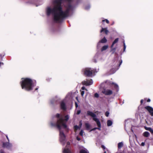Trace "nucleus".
I'll return each mask as SVG.
<instances>
[{
  "instance_id": "nucleus-1",
  "label": "nucleus",
  "mask_w": 153,
  "mask_h": 153,
  "mask_svg": "<svg viewBox=\"0 0 153 153\" xmlns=\"http://www.w3.org/2000/svg\"><path fill=\"white\" fill-rule=\"evenodd\" d=\"M57 117L56 122H54L53 120L50 122V124L51 127H56L59 130V140L61 143L63 145L66 142V136L63 130L66 132L68 131V128L66 125V123L69 118L68 115L64 116L62 114H57L56 115Z\"/></svg>"
},
{
  "instance_id": "nucleus-2",
  "label": "nucleus",
  "mask_w": 153,
  "mask_h": 153,
  "mask_svg": "<svg viewBox=\"0 0 153 153\" xmlns=\"http://www.w3.org/2000/svg\"><path fill=\"white\" fill-rule=\"evenodd\" d=\"M20 83L22 88L27 91L32 90L36 85L35 81L29 78L22 79Z\"/></svg>"
},
{
  "instance_id": "nucleus-3",
  "label": "nucleus",
  "mask_w": 153,
  "mask_h": 153,
  "mask_svg": "<svg viewBox=\"0 0 153 153\" xmlns=\"http://www.w3.org/2000/svg\"><path fill=\"white\" fill-rule=\"evenodd\" d=\"M85 75L88 76H91L95 72H97L98 70H96L90 68H86L83 70Z\"/></svg>"
},
{
  "instance_id": "nucleus-4",
  "label": "nucleus",
  "mask_w": 153,
  "mask_h": 153,
  "mask_svg": "<svg viewBox=\"0 0 153 153\" xmlns=\"http://www.w3.org/2000/svg\"><path fill=\"white\" fill-rule=\"evenodd\" d=\"M71 93H68L65 97V99L62 101L60 103V108L63 110H65L66 109V106L65 103V100L68 99H70L71 97Z\"/></svg>"
},
{
  "instance_id": "nucleus-5",
  "label": "nucleus",
  "mask_w": 153,
  "mask_h": 153,
  "mask_svg": "<svg viewBox=\"0 0 153 153\" xmlns=\"http://www.w3.org/2000/svg\"><path fill=\"white\" fill-rule=\"evenodd\" d=\"M87 114L88 115L92 117L93 118V120L95 121L96 123H98V124H99V123L98 121L99 119L96 117V115L95 114L91 111H87Z\"/></svg>"
},
{
  "instance_id": "nucleus-6",
  "label": "nucleus",
  "mask_w": 153,
  "mask_h": 153,
  "mask_svg": "<svg viewBox=\"0 0 153 153\" xmlns=\"http://www.w3.org/2000/svg\"><path fill=\"white\" fill-rule=\"evenodd\" d=\"M63 153H72L70 146V143L68 142L65 148L63 150Z\"/></svg>"
},
{
  "instance_id": "nucleus-7",
  "label": "nucleus",
  "mask_w": 153,
  "mask_h": 153,
  "mask_svg": "<svg viewBox=\"0 0 153 153\" xmlns=\"http://www.w3.org/2000/svg\"><path fill=\"white\" fill-rule=\"evenodd\" d=\"M102 93L106 95H110L113 93L112 91L108 89H104L102 91Z\"/></svg>"
},
{
  "instance_id": "nucleus-8",
  "label": "nucleus",
  "mask_w": 153,
  "mask_h": 153,
  "mask_svg": "<svg viewBox=\"0 0 153 153\" xmlns=\"http://www.w3.org/2000/svg\"><path fill=\"white\" fill-rule=\"evenodd\" d=\"M106 83L110 85L114 86L115 89L117 91H118L119 89V87L118 85L116 83L112 82L110 81L107 80L106 82Z\"/></svg>"
},
{
  "instance_id": "nucleus-9",
  "label": "nucleus",
  "mask_w": 153,
  "mask_h": 153,
  "mask_svg": "<svg viewBox=\"0 0 153 153\" xmlns=\"http://www.w3.org/2000/svg\"><path fill=\"white\" fill-rule=\"evenodd\" d=\"M2 146L3 147L6 148L7 149H10L12 146V145L11 143L8 142H4L3 143Z\"/></svg>"
},
{
  "instance_id": "nucleus-10",
  "label": "nucleus",
  "mask_w": 153,
  "mask_h": 153,
  "mask_svg": "<svg viewBox=\"0 0 153 153\" xmlns=\"http://www.w3.org/2000/svg\"><path fill=\"white\" fill-rule=\"evenodd\" d=\"M107 41L105 37H104L103 39L100 40L99 42L98 43L97 45V48H99L100 46L101 43H105Z\"/></svg>"
},
{
  "instance_id": "nucleus-11",
  "label": "nucleus",
  "mask_w": 153,
  "mask_h": 153,
  "mask_svg": "<svg viewBox=\"0 0 153 153\" xmlns=\"http://www.w3.org/2000/svg\"><path fill=\"white\" fill-rule=\"evenodd\" d=\"M82 83L83 84L88 86L92 85L93 83V81L92 79L87 80L82 82Z\"/></svg>"
},
{
  "instance_id": "nucleus-12",
  "label": "nucleus",
  "mask_w": 153,
  "mask_h": 153,
  "mask_svg": "<svg viewBox=\"0 0 153 153\" xmlns=\"http://www.w3.org/2000/svg\"><path fill=\"white\" fill-rule=\"evenodd\" d=\"M145 108L147 109L150 113L151 116H153V108L149 106H146L145 107Z\"/></svg>"
},
{
  "instance_id": "nucleus-13",
  "label": "nucleus",
  "mask_w": 153,
  "mask_h": 153,
  "mask_svg": "<svg viewBox=\"0 0 153 153\" xmlns=\"http://www.w3.org/2000/svg\"><path fill=\"white\" fill-rule=\"evenodd\" d=\"M103 31H104L106 34H107L108 32V31L107 28H103L102 27V29L100 30V33H102Z\"/></svg>"
},
{
  "instance_id": "nucleus-14",
  "label": "nucleus",
  "mask_w": 153,
  "mask_h": 153,
  "mask_svg": "<svg viewBox=\"0 0 153 153\" xmlns=\"http://www.w3.org/2000/svg\"><path fill=\"white\" fill-rule=\"evenodd\" d=\"M108 46L107 45H105L103 46L101 49V51L102 52L106 50L108 48Z\"/></svg>"
},
{
  "instance_id": "nucleus-15",
  "label": "nucleus",
  "mask_w": 153,
  "mask_h": 153,
  "mask_svg": "<svg viewBox=\"0 0 153 153\" xmlns=\"http://www.w3.org/2000/svg\"><path fill=\"white\" fill-rule=\"evenodd\" d=\"M113 124L112 121L110 120H108L107 122V126H111Z\"/></svg>"
},
{
  "instance_id": "nucleus-16",
  "label": "nucleus",
  "mask_w": 153,
  "mask_h": 153,
  "mask_svg": "<svg viewBox=\"0 0 153 153\" xmlns=\"http://www.w3.org/2000/svg\"><path fill=\"white\" fill-rule=\"evenodd\" d=\"M74 129L75 133H76L77 132V131L78 129L80 130V128L79 126L77 125H76L74 126Z\"/></svg>"
},
{
  "instance_id": "nucleus-17",
  "label": "nucleus",
  "mask_w": 153,
  "mask_h": 153,
  "mask_svg": "<svg viewBox=\"0 0 153 153\" xmlns=\"http://www.w3.org/2000/svg\"><path fill=\"white\" fill-rule=\"evenodd\" d=\"M116 49V48H114L113 46L112 47V45H111V51L112 52V54L114 53L115 52Z\"/></svg>"
},
{
  "instance_id": "nucleus-18",
  "label": "nucleus",
  "mask_w": 153,
  "mask_h": 153,
  "mask_svg": "<svg viewBox=\"0 0 153 153\" xmlns=\"http://www.w3.org/2000/svg\"><path fill=\"white\" fill-rule=\"evenodd\" d=\"M118 40H119V39L118 38L116 39H115V40H114V41L112 43L111 45L112 47L115 44L117 43L118 42Z\"/></svg>"
},
{
  "instance_id": "nucleus-19",
  "label": "nucleus",
  "mask_w": 153,
  "mask_h": 153,
  "mask_svg": "<svg viewBox=\"0 0 153 153\" xmlns=\"http://www.w3.org/2000/svg\"><path fill=\"white\" fill-rule=\"evenodd\" d=\"M123 146V142H121L119 143L118 144V149H120Z\"/></svg>"
},
{
  "instance_id": "nucleus-20",
  "label": "nucleus",
  "mask_w": 153,
  "mask_h": 153,
  "mask_svg": "<svg viewBox=\"0 0 153 153\" xmlns=\"http://www.w3.org/2000/svg\"><path fill=\"white\" fill-rule=\"evenodd\" d=\"M80 153H89L87 150L86 149H82L80 151Z\"/></svg>"
},
{
  "instance_id": "nucleus-21",
  "label": "nucleus",
  "mask_w": 153,
  "mask_h": 153,
  "mask_svg": "<svg viewBox=\"0 0 153 153\" xmlns=\"http://www.w3.org/2000/svg\"><path fill=\"white\" fill-rule=\"evenodd\" d=\"M143 134L145 137H148L149 135L150 134L148 131H145L143 133Z\"/></svg>"
},
{
  "instance_id": "nucleus-22",
  "label": "nucleus",
  "mask_w": 153,
  "mask_h": 153,
  "mask_svg": "<svg viewBox=\"0 0 153 153\" xmlns=\"http://www.w3.org/2000/svg\"><path fill=\"white\" fill-rule=\"evenodd\" d=\"M98 121L99 123V124H98V123H96L97 125V126L98 127V128H97V129L100 130H101V123H100V121L99 120H98Z\"/></svg>"
},
{
  "instance_id": "nucleus-23",
  "label": "nucleus",
  "mask_w": 153,
  "mask_h": 153,
  "mask_svg": "<svg viewBox=\"0 0 153 153\" xmlns=\"http://www.w3.org/2000/svg\"><path fill=\"white\" fill-rule=\"evenodd\" d=\"M85 126L87 129H89L90 126L88 123H85Z\"/></svg>"
},
{
  "instance_id": "nucleus-24",
  "label": "nucleus",
  "mask_w": 153,
  "mask_h": 153,
  "mask_svg": "<svg viewBox=\"0 0 153 153\" xmlns=\"http://www.w3.org/2000/svg\"><path fill=\"white\" fill-rule=\"evenodd\" d=\"M91 6L90 4H88L85 6V9L86 10H88L90 8Z\"/></svg>"
},
{
  "instance_id": "nucleus-25",
  "label": "nucleus",
  "mask_w": 153,
  "mask_h": 153,
  "mask_svg": "<svg viewBox=\"0 0 153 153\" xmlns=\"http://www.w3.org/2000/svg\"><path fill=\"white\" fill-rule=\"evenodd\" d=\"M84 132L82 130H81L79 133V134L80 136H82L83 135Z\"/></svg>"
},
{
  "instance_id": "nucleus-26",
  "label": "nucleus",
  "mask_w": 153,
  "mask_h": 153,
  "mask_svg": "<svg viewBox=\"0 0 153 153\" xmlns=\"http://www.w3.org/2000/svg\"><path fill=\"white\" fill-rule=\"evenodd\" d=\"M145 128L146 130L149 131L150 130L151 128L150 127H145Z\"/></svg>"
},
{
  "instance_id": "nucleus-27",
  "label": "nucleus",
  "mask_w": 153,
  "mask_h": 153,
  "mask_svg": "<svg viewBox=\"0 0 153 153\" xmlns=\"http://www.w3.org/2000/svg\"><path fill=\"white\" fill-rule=\"evenodd\" d=\"M123 46H124V49H123V51H125L126 49V45L125 44V43L124 42H123Z\"/></svg>"
},
{
  "instance_id": "nucleus-28",
  "label": "nucleus",
  "mask_w": 153,
  "mask_h": 153,
  "mask_svg": "<svg viewBox=\"0 0 153 153\" xmlns=\"http://www.w3.org/2000/svg\"><path fill=\"white\" fill-rule=\"evenodd\" d=\"M99 95L97 93H96L94 94V97L96 98H98L99 97Z\"/></svg>"
},
{
  "instance_id": "nucleus-29",
  "label": "nucleus",
  "mask_w": 153,
  "mask_h": 153,
  "mask_svg": "<svg viewBox=\"0 0 153 153\" xmlns=\"http://www.w3.org/2000/svg\"><path fill=\"white\" fill-rule=\"evenodd\" d=\"M109 113L108 111H106L105 113V116L108 117V116Z\"/></svg>"
},
{
  "instance_id": "nucleus-30",
  "label": "nucleus",
  "mask_w": 153,
  "mask_h": 153,
  "mask_svg": "<svg viewBox=\"0 0 153 153\" xmlns=\"http://www.w3.org/2000/svg\"><path fill=\"white\" fill-rule=\"evenodd\" d=\"M76 139L78 141H80L81 140V138L78 136H76Z\"/></svg>"
},
{
  "instance_id": "nucleus-31",
  "label": "nucleus",
  "mask_w": 153,
  "mask_h": 153,
  "mask_svg": "<svg viewBox=\"0 0 153 153\" xmlns=\"http://www.w3.org/2000/svg\"><path fill=\"white\" fill-rule=\"evenodd\" d=\"M82 126V121H81L79 122V127L81 128Z\"/></svg>"
},
{
  "instance_id": "nucleus-32",
  "label": "nucleus",
  "mask_w": 153,
  "mask_h": 153,
  "mask_svg": "<svg viewBox=\"0 0 153 153\" xmlns=\"http://www.w3.org/2000/svg\"><path fill=\"white\" fill-rule=\"evenodd\" d=\"M84 94V91H82L81 92V95L83 96Z\"/></svg>"
},
{
  "instance_id": "nucleus-33",
  "label": "nucleus",
  "mask_w": 153,
  "mask_h": 153,
  "mask_svg": "<svg viewBox=\"0 0 153 153\" xmlns=\"http://www.w3.org/2000/svg\"><path fill=\"white\" fill-rule=\"evenodd\" d=\"M149 131L152 134H153V129H152V128H151Z\"/></svg>"
},
{
  "instance_id": "nucleus-34",
  "label": "nucleus",
  "mask_w": 153,
  "mask_h": 153,
  "mask_svg": "<svg viewBox=\"0 0 153 153\" xmlns=\"http://www.w3.org/2000/svg\"><path fill=\"white\" fill-rule=\"evenodd\" d=\"M122 63V60H121L120 61V64H119V67H120V66L121 65V64Z\"/></svg>"
},
{
  "instance_id": "nucleus-35",
  "label": "nucleus",
  "mask_w": 153,
  "mask_h": 153,
  "mask_svg": "<svg viewBox=\"0 0 153 153\" xmlns=\"http://www.w3.org/2000/svg\"><path fill=\"white\" fill-rule=\"evenodd\" d=\"M105 22L107 24H108L109 23V21L107 19H105Z\"/></svg>"
},
{
  "instance_id": "nucleus-36",
  "label": "nucleus",
  "mask_w": 153,
  "mask_h": 153,
  "mask_svg": "<svg viewBox=\"0 0 153 153\" xmlns=\"http://www.w3.org/2000/svg\"><path fill=\"white\" fill-rule=\"evenodd\" d=\"M80 112H81V111H80V110H78V111H77V113H77V114H79L80 113Z\"/></svg>"
},
{
  "instance_id": "nucleus-37",
  "label": "nucleus",
  "mask_w": 153,
  "mask_h": 153,
  "mask_svg": "<svg viewBox=\"0 0 153 153\" xmlns=\"http://www.w3.org/2000/svg\"><path fill=\"white\" fill-rule=\"evenodd\" d=\"M97 128H95L93 129H91V131H94V130H95L96 129H97Z\"/></svg>"
},
{
  "instance_id": "nucleus-38",
  "label": "nucleus",
  "mask_w": 153,
  "mask_h": 153,
  "mask_svg": "<svg viewBox=\"0 0 153 153\" xmlns=\"http://www.w3.org/2000/svg\"><path fill=\"white\" fill-rule=\"evenodd\" d=\"M82 90H87L86 89H85V87H84V86H83V87H82Z\"/></svg>"
},
{
  "instance_id": "nucleus-39",
  "label": "nucleus",
  "mask_w": 153,
  "mask_h": 153,
  "mask_svg": "<svg viewBox=\"0 0 153 153\" xmlns=\"http://www.w3.org/2000/svg\"><path fill=\"white\" fill-rule=\"evenodd\" d=\"M141 145L142 146H144L145 145V143L144 142L142 143Z\"/></svg>"
},
{
  "instance_id": "nucleus-40",
  "label": "nucleus",
  "mask_w": 153,
  "mask_h": 153,
  "mask_svg": "<svg viewBox=\"0 0 153 153\" xmlns=\"http://www.w3.org/2000/svg\"><path fill=\"white\" fill-rule=\"evenodd\" d=\"M143 100H141L140 101V102L141 104H142L143 102Z\"/></svg>"
},
{
  "instance_id": "nucleus-41",
  "label": "nucleus",
  "mask_w": 153,
  "mask_h": 153,
  "mask_svg": "<svg viewBox=\"0 0 153 153\" xmlns=\"http://www.w3.org/2000/svg\"><path fill=\"white\" fill-rule=\"evenodd\" d=\"M150 99H148L147 100V102H150Z\"/></svg>"
},
{
  "instance_id": "nucleus-42",
  "label": "nucleus",
  "mask_w": 153,
  "mask_h": 153,
  "mask_svg": "<svg viewBox=\"0 0 153 153\" xmlns=\"http://www.w3.org/2000/svg\"><path fill=\"white\" fill-rule=\"evenodd\" d=\"M75 105H76V107H78V105L77 104L76 102H75Z\"/></svg>"
},
{
  "instance_id": "nucleus-43",
  "label": "nucleus",
  "mask_w": 153,
  "mask_h": 153,
  "mask_svg": "<svg viewBox=\"0 0 153 153\" xmlns=\"http://www.w3.org/2000/svg\"><path fill=\"white\" fill-rule=\"evenodd\" d=\"M102 147L103 149H105V146H103V145H102Z\"/></svg>"
},
{
  "instance_id": "nucleus-44",
  "label": "nucleus",
  "mask_w": 153,
  "mask_h": 153,
  "mask_svg": "<svg viewBox=\"0 0 153 153\" xmlns=\"http://www.w3.org/2000/svg\"><path fill=\"white\" fill-rule=\"evenodd\" d=\"M0 153H4L3 151L1 150L0 151Z\"/></svg>"
},
{
  "instance_id": "nucleus-45",
  "label": "nucleus",
  "mask_w": 153,
  "mask_h": 153,
  "mask_svg": "<svg viewBox=\"0 0 153 153\" xmlns=\"http://www.w3.org/2000/svg\"><path fill=\"white\" fill-rule=\"evenodd\" d=\"M3 65V63L0 62V66H1V65Z\"/></svg>"
},
{
  "instance_id": "nucleus-46",
  "label": "nucleus",
  "mask_w": 153,
  "mask_h": 153,
  "mask_svg": "<svg viewBox=\"0 0 153 153\" xmlns=\"http://www.w3.org/2000/svg\"><path fill=\"white\" fill-rule=\"evenodd\" d=\"M105 19H103L102 20V22H104L105 21Z\"/></svg>"
},
{
  "instance_id": "nucleus-47",
  "label": "nucleus",
  "mask_w": 153,
  "mask_h": 153,
  "mask_svg": "<svg viewBox=\"0 0 153 153\" xmlns=\"http://www.w3.org/2000/svg\"><path fill=\"white\" fill-rule=\"evenodd\" d=\"M128 121V120H126L125 121V126L126 125V123H127Z\"/></svg>"
},
{
  "instance_id": "nucleus-48",
  "label": "nucleus",
  "mask_w": 153,
  "mask_h": 153,
  "mask_svg": "<svg viewBox=\"0 0 153 153\" xmlns=\"http://www.w3.org/2000/svg\"><path fill=\"white\" fill-rule=\"evenodd\" d=\"M6 137H7V140H8V142H9V139H8V137L7 136H6Z\"/></svg>"
},
{
  "instance_id": "nucleus-49",
  "label": "nucleus",
  "mask_w": 153,
  "mask_h": 153,
  "mask_svg": "<svg viewBox=\"0 0 153 153\" xmlns=\"http://www.w3.org/2000/svg\"><path fill=\"white\" fill-rule=\"evenodd\" d=\"M6 137H7V140H8V142H9V139H8V137L7 136H6Z\"/></svg>"
},
{
  "instance_id": "nucleus-50",
  "label": "nucleus",
  "mask_w": 153,
  "mask_h": 153,
  "mask_svg": "<svg viewBox=\"0 0 153 153\" xmlns=\"http://www.w3.org/2000/svg\"><path fill=\"white\" fill-rule=\"evenodd\" d=\"M50 102H51V103H52V104H53V102H52V100H51Z\"/></svg>"
},
{
  "instance_id": "nucleus-51",
  "label": "nucleus",
  "mask_w": 153,
  "mask_h": 153,
  "mask_svg": "<svg viewBox=\"0 0 153 153\" xmlns=\"http://www.w3.org/2000/svg\"><path fill=\"white\" fill-rule=\"evenodd\" d=\"M38 88H35V90L36 91L37 90H38Z\"/></svg>"
},
{
  "instance_id": "nucleus-52",
  "label": "nucleus",
  "mask_w": 153,
  "mask_h": 153,
  "mask_svg": "<svg viewBox=\"0 0 153 153\" xmlns=\"http://www.w3.org/2000/svg\"><path fill=\"white\" fill-rule=\"evenodd\" d=\"M114 22H113L112 23V24L111 25H114Z\"/></svg>"
},
{
  "instance_id": "nucleus-53",
  "label": "nucleus",
  "mask_w": 153,
  "mask_h": 153,
  "mask_svg": "<svg viewBox=\"0 0 153 153\" xmlns=\"http://www.w3.org/2000/svg\"><path fill=\"white\" fill-rule=\"evenodd\" d=\"M146 98H145V99H144V100H146Z\"/></svg>"
},
{
  "instance_id": "nucleus-54",
  "label": "nucleus",
  "mask_w": 153,
  "mask_h": 153,
  "mask_svg": "<svg viewBox=\"0 0 153 153\" xmlns=\"http://www.w3.org/2000/svg\"><path fill=\"white\" fill-rule=\"evenodd\" d=\"M1 56V55L0 54V56Z\"/></svg>"
}]
</instances>
